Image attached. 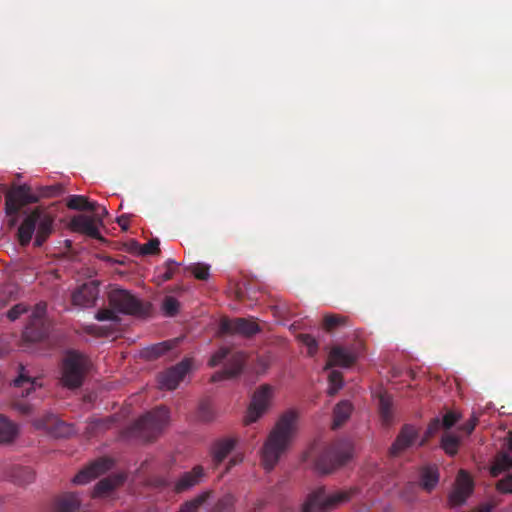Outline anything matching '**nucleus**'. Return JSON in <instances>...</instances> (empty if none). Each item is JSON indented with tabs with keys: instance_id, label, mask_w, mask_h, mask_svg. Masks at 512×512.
Instances as JSON below:
<instances>
[{
	"instance_id": "nucleus-3",
	"label": "nucleus",
	"mask_w": 512,
	"mask_h": 512,
	"mask_svg": "<svg viewBox=\"0 0 512 512\" xmlns=\"http://www.w3.org/2000/svg\"><path fill=\"white\" fill-rule=\"evenodd\" d=\"M32 201V192L29 187L18 186L12 188L5 197L6 212L8 215H16L20 212L27 214L18 230V238L21 245L29 244L32 239V213H28Z\"/></svg>"
},
{
	"instance_id": "nucleus-15",
	"label": "nucleus",
	"mask_w": 512,
	"mask_h": 512,
	"mask_svg": "<svg viewBox=\"0 0 512 512\" xmlns=\"http://www.w3.org/2000/svg\"><path fill=\"white\" fill-rule=\"evenodd\" d=\"M114 467V460L110 457L97 458L82 469L71 480H93L104 476Z\"/></svg>"
},
{
	"instance_id": "nucleus-21",
	"label": "nucleus",
	"mask_w": 512,
	"mask_h": 512,
	"mask_svg": "<svg viewBox=\"0 0 512 512\" xmlns=\"http://www.w3.org/2000/svg\"><path fill=\"white\" fill-rule=\"evenodd\" d=\"M357 360V355L354 351L336 346L333 347L329 353L328 362L325 366V370L332 368L333 366H340L348 368L352 366Z\"/></svg>"
},
{
	"instance_id": "nucleus-45",
	"label": "nucleus",
	"mask_w": 512,
	"mask_h": 512,
	"mask_svg": "<svg viewBox=\"0 0 512 512\" xmlns=\"http://www.w3.org/2000/svg\"><path fill=\"white\" fill-rule=\"evenodd\" d=\"M443 427L442 424H441V420L439 418H434L431 420V422L429 423L428 427H427V430H426V437L424 439L421 440V442L419 443L420 446H423L426 442V440L433 436L435 433L438 432V430Z\"/></svg>"
},
{
	"instance_id": "nucleus-29",
	"label": "nucleus",
	"mask_w": 512,
	"mask_h": 512,
	"mask_svg": "<svg viewBox=\"0 0 512 512\" xmlns=\"http://www.w3.org/2000/svg\"><path fill=\"white\" fill-rule=\"evenodd\" d=\"M461 444V439L451 432H444L441 436L440 447L449 456H455Z\"/></svg>"
},
{
	"instance_id": "nucleus-12",
	"label": "nucleus",
	"mask_w": 512,
	"mask_h": 512,
	"mask_svg": "<svg viewBox=\"0 0 512 512\" xmlns=\"http://www.w3.org/2000/svg\"><path fill=\"white\" fill-rule=\"evenodd\" d=\"M272 395L273 387L268 384L262 385L254 392L244 420L245 424L256 422L264 414L270 405Z\"/></svg>"
},
{
	"instance_id": "nucleus-52",
	"label": "nucleus",
	"mask_w": 512,
	"mask_h": 512,
	"mask_svg": "<svg viewBox=\"0 0 512 512\" xmlns=\"http://www.w3.org/2000/svg\"><path fill=\"white\" fill-rule=\"evenodd\" d=\"M93 213H94V217L97 220H99L100 222L102 221L103 217L108 215L107 209L104 206H100L98 203L96 206V212H93Z\"/></svg>"
},
{
	"instance_id": "nucleus-38",
	"label": "nucleus",
	"mask_w": 512,
	"mask_h": 512,
	"mask_svg": "<svg viewBox=\"0 0 512 512\" xmlns=\"http://www.w3.org/2000/svg\"><path fill=\"white\" fill-rule=\"evenodd\" d=\"M299 341L307 347V353L310 357H313L318 352V342L317 340L310 334H299Z\"/></svg>"
},
{
	"instance_id": "nucleus-48",
	"label": "nucleus",
	"mask_w": 512,
	"mask_h": 512,
	"mask_svg": "<svg viewBox=\"0 0 512 512\" xmlns=\"http://www.w3.org/2000/svg\"><path fill=\"white\" fill-rule=\"evenodd\" d=\"M170 349V344L168 342H163L152 346L148 353L151 357L157 358Z\"/></svg>"
},
{
	"instance_id": "nucleus-44",
	"label": "nucleus",
	"mask_w": 512,
	"mask_h": 512,
	"mask_svg": "<svg viewBox=\"0 0 512 512\" xmlns=\"http://www.w3.org/2000/svg\"><path fill=\"white\" fill-rule=\"evenodd\" d=\"M179 265L180 264L177 263L175 260L168 259L164 264L165 271L163 272V274L159 275L161 280L165 282V281L172 279V277Z\"/></svg>"
},
{
	"instance_id": "nucleus-51",
	"label": "nucleus",
	"mask_w": 512,
	"mask_h": 512,
	"mask_svg": "<svg viewBox=\"0 0 512 512\" xmlns=\"http://www.w3.org/2000/svg\"><path fill=\"white\" fill-rule=\"evenodd\" d=\"M499 494H512V482H495Z\"/></svg>"
},
{
	"instance_id": "nucleus-8",
	"label": "nucleus",
	"mask_w": 512,
	"mask_h": 512,
	"mask_svg": "<svg viewBox=\"0 0 512 512\" xmlns=\"http://www.w3.org/2000/svg\"><path fill=\"white\" fill-rule=\"evenodd\" d=\"M58 202L48 208L34 207V247L43 243L55 232Z\"/></svg>"
},
{
	"instance_id": "nucleus-53",
	"label": "nucleus",
	"mask_w": 512,
	"mask_h": 512,
	"mask_svg": "<svg viewBox=\"0 0 512 512\" xmlns=\"http://www.w3.org/2000/svg\"><path fill=\"white\" fill-rule=\"evenodd\" d=\"M117 223L122 228V230H128L129 228V215L123 214L117 218Z\"/></svg>"
},
{
	"instance_id": "nucleus-42",
	"label": "nucleus",
	"mask_w": 512,
	"mask_h": 512,
	"mask_svg": "<svg viewBox=\"0 0 512 512\" xmlns=\"http://www.w3.org/2000/svg\"><path fill=\"white\" fill-rule=\"evenodd\" d=\"M197 417L203 422H210L214 419V411L207 401H203L199 404Z\"/></svg>"
},
{
	"instance_id": "nucleus-59",
	"label": "nucleus",
	"mask_w": 512,
	"mask_h": 512,
	"mask_svg": "<svg viewBox=\"0 0 512 512\" xmlns=\"http://www.w3.org/2000/svg\"><path fill=\"white\" fill-rule=\"evenodd\" d=\"M65 243H66V245H67L68 247H70V246H71V241H70V240H66V241H65Z\"/></svg>"
},
{
	"instance_id": "nucleus-9",
	"label": "nucleus",
	"mask_w": 512,
	"mask_h": 512,
	"mask_svg": "<svg viewBox=\"0 0 512 512\" xmlns=\"http://www.w3.org/2000/svg\"><path fill=\"white\" fill-rule=\"evenodd\" d=\"M108 301L109 305L118 313L137 316L148 313V307L126 289L112 288L108 293Z\"/></svg>"
},
{
	"instance_id": "nucleus-37",
	"label": "nucleus",
	"mask_w": 512,
	"mask_h": 512,
	"mask_svg": "<svg viewBox=\"0 0 512 512\" xmlns=\"http://www.w3.org/2000/svg\"><path fill=\"white\" fill-rule=\"evenodd\" d=\"M179 301L173 296H166L162 302V310L167 317L175 316L179 311Z\"/></svg>"
},
{
	"instance_id": "nucleus-30",
	"label": "nucleus",
	"mask_w": 512,
	"mask_h": 512,
	"mask_svg": "<svg viewBox=\"0 0 512 512\" xmlns=\"http://www.w3.org/2000/svg\"><path fill=\"white\" fill-rule=\"evenodd\" d=\"M114 417H106L101 419H93L88 422L85 433L89 436H96L105 430L111 428L114 424Z\"/></svg>"
},
{
	"instance_id": "nucleus-39",
	"label": "nucleus",
	"mask_w": 512,
	"mask_h": 512,
	"mask_svg": "<svg viewBox=\"0 0 512 512\" xmlns=\"http://www.w3.org/2000/svg\"><path fill=\"white\" fill-rule=\"evenodd\" d=\"M209 266L206 264H191L186 268L198 280H207L209 278Z\"/></svg>"
},
{
	"instance_id": "nucleus-58",
	"label": "nucleus",
	"mask_w": 512,
	"mask_h": 512,
	"mask_svg": "<svg viewBox=\"0 0 512 512\" xmlns=\"http://www.w3.org/2000/svg\"><path fill=\"white\" fill-rule=\"evenodd\" d=\"M502 480H512V472L506 475Z\"/></svg>"
},
{
	"instance_id": "nucleus-34",
	"label": "nucleus",
	"mask_w": 512,
	"mask_h": 512,
	"mask_svg": "<svg viewBox=\"0 0 512 512\" xmlns=\"http://www.w3.org/2000/svg\"><path fill=\"white\" fill-rule=\"evenodd\" d=\"M119 482H97L93 490L94 498H105L112 494Z\"/></svg>"
},
{
	"instance_id": "nucleus-25",
	"label": "nucleus",
	"mask_w": 512,
	"mask_h": 512,
	"mask_svg": "<svg viewBox=\"0 0 512 512\" xmlns=\"http://www.w3.org/2000/svg\"><path fill=\"white\" fill-rule=\"evenodd\" d=\"M98 296V289L92 284H83L72 294L74 305L88 307L95 303Z\"/></svg>"
},
{
	"instance_id": "nucleus-1",
	"label": "nucleus",
	"mask_w": 512,
	"mask_h": 512,
	"mask_svg": "<svg viewBox=\"0 0 512 512\" xmlns=\"http://www.w3.org/2000/svg\"><path fill=\"white\" fill-rule=\"evenodd\" d=\"M299 414L287 410L280 415L262 448L261 461L265 470H272L290 448L298 431Z\"/></svg>"
},
{
	"instance_id": "nucleus-55",
	"label": "nucleus",
	"mask_w": 512,
	"mask_h": 512,
	"mask_svg": "<svg viewBox=\"0 0 512 512\" xmlns=\"http://www.w3.org/2000/svg\"><path fill=\"white\" fill-rule=\"evenodd\" d=\"M455 480H471V479L466 471L460 470L458 477Z\"/></svg>"
},
{
	"instance_id": "nucleus-20",
	"label": "nucleus",
	"mask_w": 512,
	"mask_h": 512,
	"mask_svg": "<svg viewBox=\"0 0 512 512\" xmlns=\"http://www.w3.org/2000/svg\"><path fill=\"white\" fill-rule=\"evenodd\" d=\"M81 505L82 500L77 493L65 492L53 499L51 512H80Z\"/></svg>"
},
{
	"instance_id": "nucleus-11",
	"label": "nucleus",
	"mask_w": 512,
	"mask_h": 512,
	"mask_svg": "<svg viewBox=\"0 0 512 512\" xmlns=\"http://www.w3.org/2000/svg\"><path fill=\"white\" fill-rule=\"evenodd\" d=\"M261 331L260 326L253 318H234L223 317L219 323V332L223 335H241L252 337Z\"/></svg>"
},
{
	"instance_id": "nucleus-19",
	"label": "nucleus",
	"mask_w": 512,
	"mask_h": 512,
	"mask_svg": "<svg viewBox=\"0 0 512 512\" xmlns=\"http://www.w3.org/2000/svg\"><path fill=\"white\" fill-rule=\"evenodd\" d=\"M7 317L11 321H16L22 317L27 320V324L22 333V342L27 347L32 342V330H31V321H32V311L28 304H16L13 306L7 313Z\"/></svg>"
},
{
	"instance_id": "nucleus-32",
	"label": "nucleus",
	"mask_w": 512,
	"mask_h": 512,
	"mask_svg": "<svg viewBox=\"0 0 512 512\" xmlns=\"http://www.w3.org/2000/svg\"><path fill=\"white\" fill-rule=\"evenodd\" d=\"M379 413L383 423L389 425L392 421V402L389 396H379Z\"/></svg>"
},
{
	"instance_id": "nucleus-13",
	"label": "nucleus",
	"mask_w": 512,
	"mask_h": 512,
	"mask_svg": "<svg viewBox=\"0 0 512 512\" xmlns=\"http://www.w3.org/2000/svg\"><path fill=\"white\" fill-rule=\"evenodd\" d=\"M235 442L233 439H221L214 443L211 450L212 455V467L211 470L213 472H218L216 474L217 478H221L224 476V473L228 471L232 466H234L238 461L236 459H231L228 464H225L223 470H221V466L223 461L227 458V456L234 449Z\"/></svg>"
},
{
	"instance_id": "nucleus-35",
	"label": "nucleus",
	"mask_w": 512,
	"mask_h": 512,
	"mask_svg": "<svg viewBox=\"0 0 512 512\" xmlns=\"http://www.w3.org/2000/svg\"><path fill=\"white\" fill-rule=\"evenodd\" d=\"M328 394L334 396L343 386V375L337 370H332L328 376Z\"/></svg>"
},
{
	"instance_id": "nucleus-60",
	"label": "nucleus",
	"mask_w": 512,
	"mask_h": 512,
	"mask_svg": "<svg viewBox=\"0 0 512 512\" xmlns=\"http://www.w3.org/2000/svg\"><path fill=\"white\" fill-rule=\"evenodd\" d=\"M33 383H34V386L37 384V381H36L35 377H34Z\"/></svg>"
},
{
	"instance_id": "nucleus-23",
	"label": "nucleus",
	"mask_w": 512,
	"mask_h": 512,
	"mask_svg": "<svg viewBox=\"0 0 512 512\" xmlns=\"http://www.w3.org/2000/svg\"><path fill=\"white\" fill-rule=\"evenodd\" d=\"M69 227L72 231L85 234L94 239H100V232L91 217L80 214L72 217Z\"/></svg>"
},
{
	"instance_id": "nucleus-7",
	"label": "nucleus",
	"mask_w": 512,
	"mask_h": 512,
	"mask_svg": "<svg viewBox=\"0 0 512 512\" xmlns=\"http://www.w3.org/2000/svg\"><path fill=\"white\" fill-rule=\"evenodd\" d=\"M354 492L350 489L326 495L324 489L319 488L307 495L300 512H329L348 501Z\"/></svg>"
},
{
	"instance_id": "nucleus-47",
	"label": "nucleus",
	"mask_w": 512,
	"mask_h": 512,
	"mask_svg": "<svg viewBox=\"0 0 512 512\" xmlns=\"http://www.w3.org/2000/svg\"><path fill=\"white\" fill-rule=\"evenodd\" d=\"M478 421V416L475 413H473L471 417L463 425L459 427V430L464 432L466 435H470L474 431L476 425L478 424Z\"/></svg>"
},
{
	"instance_id": "nucleus-14",
	"label": "nucleus",
	"mask_w": 512,
	"mask_h": 512,
	"mask_svg": "<svg viewBox=\"0 0 512 512\" xmlns=\"http://www.w3.org/2000/svg\"><path fill=\"white\" fill-rule=\"evenodd\" d=\"M512 469V435L505 438L501 449L496 453L489 468L491 477H499Z\"/></svg>"
},
{
	"instance_id": "nucleus-50",
	"label": "nucleus",
	"mask_w": 512,
	"mask_h": 512,
	"mask_svg": "<svg viewBox=\"0 0 512 512\" xmlns=\"http://www.w3.org/2000/svg\"><path fill=\"white\" fill-rule=\"evenodd\" d=\"M439 472L436 466H427L423 469L420 480H438Z\"/></svg>"
},
{
	"instance_id": "nucleus-4",
	"label": "nucleus",
	"mask_w": 512,
	"mask_h": 512,
	"mask_svg": "<svg viewBox=\"0 0 512 512\" xmlns=\"http://www.w3.org/2000/svg\"><path fill=\"white\" fill-rule=\"evenodd\" d=\"M353 455V445L350 440H337L326 447L314 460V469L320 475H328L335 469L348 462Z\"/></svg>"
},
{
	"instance_id": "nucleus-46",
	"label": "nucleus",
	"mask_w": 512,
	"mask_h": 512,
	"mask_svg": "<svg viewBox=\"0 0 512 512\" xmlns=\"http://www.w3.org/2000/svg\"><path fill=\"white\" fill-rule=\"evenodd\" d=\"M459 419H460V415L458 413H456L454 411H449L443 416V419L441 420V424H442L443 428L448 430L451 427H453L459 421Z\"/></svg>"
},
{
	"instance_id": "nucleus-24",
	"label": "nucleus",
	"mask_w": 512,
	"mask_h": 512,
	"mask_svg": "<svg viewBox=\"0 0 512 512\" xmlns=\"http://www.w3.org/2000/svg\"><path fill=\"white\" fill-rule=\"evenodd\" d=\"M474 491V482H454L449 493L448 502L451 507L463 505Z\"/></svg>"
},
{
	"instance_id": "nucleus-36",
	"label": "nucleus",
	"mask_w": 512,
	"mask_h": 512,
	"mask_svg": "<svg viewBox=\"0 0 512 512\" xmlns=\"http://www.w3.org/2000/svg\"><path fill=\"white\" fill-rule=\"evenodd\" d=\"M346 322L347 317L345 316L328 314L324 316L323 326L327 331H332L339 326L345 325Z\"/></svg>"
},
{
	"instance_id": "nucleus-49",
	"label": "nucleus",
	"mask_w": 512,
	"mask_h": 512,
	"mask_svg": "<svg viewBox=\"0 0 512 512\" xmlns=\"http://www.w3.org/2000/svg\"><path fill=\"white\" fill-rule=\"evenodd\" d=\"M116 310L112 308L111 309H102L99 310L96 314V319L99 321H115L118 319L116 313Z\"/></svg>"
},
{
	"instance_id": "nucleus-17",
	"label": "nucleus",
	"mask_w": 512,
	"mask_h": 512,
	"mask_svg": "<svg viewBox=\"0 0 512 512\" xmlns=\"http://www.w3.org/2000/svg\"><path fill=\"white\" fill-rule=\"evenodd\" d=\"M191 368V361L184 359L175 366L169 368L165 372L159 375L158 381L161 388L168 390L175 389L180 381L186 376Z\"/></svg>"
},
{
	"instance_id": "nucleus-40",
	"label": "nucleus",
	"mask_w": 512,
	"mask_h": 512,
	"mask_svg": "<svg viewBox=\"0 0 512 512\" xmlns=\"http://www.w3.org/2000/svg\"><path fill=\"white\" fill-rule=\"evenodd\" d=\"M139 247V253L141 255H155L160 253V241L157 238H152L149 240L146 244L139 245L138 243H135Z\"/></svg>"
},
{
	"instance_id": "nucleus-18",
	"label": "nucleus",
	"mask_w": 512,
	"mask_h": 512,
	"mask_svg": "<svg viewBox=\"0 0 512 512\" xmlns=\"http://www.w3.org/2000/svg\"><path fill=\"white\" fill-rule=\"evenodd\" d=\"M34 429H43L55 437H66L72 431L69 425L60 421L54 414H47L42 418L34 419Z\"/></svg>"
},
{
	"instance_id": "nucleus-28",
	"label": "nucleus",
	"mask_w": 512,
	"mask_h": 512,
	"mask_svg": "<svg viewBox=\"0 0 512 512\" xmlns=\"http://www.w3.org/2000/svg\"><path fill=\"white\" fill-rule=\"evenodd\" d=\"M66 205L72 210L96 212L97 203L89 201L83 195H71L68 197Z\"/></svg>"
},
{
	"instance_id": "nucleus-27",
	"label": "nucleus",
	"mask_w": 512,
	"mask_h": 512,
	"mask_svg": "<svg viewBox=\"0 0 512 512\" xmlns=\"http://www.w3.org/2000/svg\"><path fill=\"white\" fill-rule=\"evenodd\" d=\"M352 412V405L348 401L339 402L333 411L332 429H338L348 420Z\"/></svg>"
},
{
	"instance_id": "nucleus-56",
	"label": "nucleus",
	"mask_w": 512,
	"mask_h": 512,
	"mask_svg": "<svg viewBox=\"0 0 512 512\" xmlns=\"http://www.w3.org/2000/svg\"><path fill=\"white\" fill-rule=\"evenodd\" d=\"M178 485H177V490L178 491H182L184 490L186 487L189 486V484H191L192 482H177Z\"/></svg>"
},
{
	"instance_id": "nucleus-22",
	"label": "nucleus",
	"mask_w": 512,
	"mask_h": 512,
	"mask_svg": "<svg viewBox=\"0 0 512 512\" xmlns=\"http://www.w3.org/2000/svg\"><path fill=\"white\" fill-rule=\"evenodd\" d=\"M418 431L411 425H404L391 446L390 453L397 456L407 448L411 447L418 438Z\"/></svg>"
},
{
	"instance_id": "nucleus-26",
	"label": "nucleus",
	"mask_w": 512,
	"mask_h": 512,
	"mask_svg": "<svg viewBox=\"0 0 512 512\" xmlns=\"http://www.w3.org/2000/svg\"><path fill=\"white\" fill-rule=\"evenodd\" d=\"M64 193V187L62 184H53L45 186H34V204L41 199H50L59 197Z\"/></svg>"
},
{
	"instance_id": "nucleus-16",
	"label": "nucleus",
	"mask_w": 512,
	"mask_h": 512,
	"mask_svg": "<svg viewBox=\"0 0 512 512\" xmlns=\"http://www.w3.org/2000/svg\"><path fill=\"white\" fill-rule=\"evenodd\" d=\"M46 303H38L34 305V354L38 351L36 342L46 341L48 345H54L55 341L51 338V324L42 319L45 312Z\"/></svg>"
},
{
	"instance_id": "nucleus-6",
	"label": "nucleus",
	"mask_w": 512,
	"mask_h": 512,
	"mask_svg": "<svg viewBox=\"0 0 512 512\" xmlns=\"http://www.w3.org/2000/svg\"><path fill=\"white\" fill-rule=\"evenodd\" d=\"M90 366L89 359L77 351L67 352L62 365V383L70 389L82 385L86 372Z\"/></svg>"
},
{
	"instance_id": "nucleus-54",
	"label": "nucleus",
	"mask_w": 512,
	"mask_h": 512,
	"mask_svg": "<svg viewBox=\"0 0 512 512\" xmlns=\"http://www.w3.org/2000/svg\"><path fill=\"white\" fill-rule=\"evenodd\" d=\"M420 483L422 484V488L427 492H431L437 484V482H420Z\"/></svg>"
},
{
	"instance_id": "nucleus-33",
	"label": "nucleus",
	"mask_w": 512,
	"mask_h": 512,
	"mask_svg": "<svg viewBox=\"0 0 512 512\" xmlns=\"http://www.w3.org/2000/svg\"><path fill=\"white\" fill-rule=\"evenodd\" d=\"M211 491H204L192 500L186 501L181 505L178 512H196L210 497Z\"/></svg>"
},
{
	"instance_id": "nucleus-10",
	"label": "nucleus",
	"mask_w": 512,
	"mask_h": 512,
	"mask_svg": "<svg viewBox=\"0 0 512 512\" xmlns=\"http://www.w3.org/2000/svg\"><path fill=\"white\" fill-rule=\"evenodd\" d=\"M19 368V375L13 382L12 405L21 414H27L31 409L30 392L32 390V379L24 366L20 365Z\"/></svg>"
},
{
	"instance_id": "nucleus-2",
	"label": "nucleus",
	"mask_w": 512,
	"mask_h": 512,
	"mask_svg": "<svg viewBox=\"0 0 512 512\" xmlns=\"http://www.w3.org/2000/svg\"><path fill=\"white\" fill-rule=\"evenodd\" d=\"M169 420V410L164 406L157 407L127 427L124 437L137 438L142 441L154 440L168 426Z\"/></svg>"
},
{
	"instance_id": "nucleus-43",
	"label": "nucleus",
	"mask_w": 512,
	"mask_h": 512,
	"mask_svg": "<svg viewBox=\"0 0 512 512\" xmlns=\"http://www.w3.org/2000/svg\"><path fill=\"white\" fill-rule=\"evenodd\" d=\"M202 477H211V474L209 472H205L202 466L197 465L191 471L185 472L178 480H198Z\"/></svg>"
},
{
	"instance_id": "nucleus-41",
	"label": "nucleus",
	"mask_w": 512,
	"mask_h": 512,
	"mask_svg": "<svg viewBox=\"0 0 512 512\" xmlns=\"http://www.w3.org/2000/svg\"><path fill=\"white\" fill-rule=\"evenodd\" d=\"M235 499L231 494H227L218 500L214 512H233Z\"/></svg>"
},
{
	"instance_id": "nucleus-5",
	"label": "nucleus",
	"mask_w": 512,
	"mask_h": 512,
	"mask_svg": "<svg viewBox=\"0 0 512 512\" xmlns=\"http://www.w3.org/2000/svg\"><path fill=\"white\" fill-rule=\"evenodd\" d=\"M227 359L225 368L221 371L215 372L212 377V382H218L236 377L242 372L245 365L246 355L241 351L231 352L227 347H221L210 358L209 365L215 367Z\"/></svg>"
},
{
	"instance_id": "nucleus-57",
	"label": "nucleus",
	"mask_w": 512,
	"mask_h": 512,
	"mask_svg": "<svg viewBox=\"0 0 512 512\" xmlns=\"http://www.w3.org/2000/svg\"><path fill=\"white\" fill-rule=\"evenodd\" d=\"M125 478L126 477H124V476H119L115 480H125ZM102 480L108 481V480H111V479L110 478H103Z\"/></svg>"
},
{
	"instance_id": "nucleus-31",
	"label": "nucleus",
	"mask_w": 512,
	"mask_h": 512,
	"mask_svg": "<svg viewBox=\"0 0 512 512\" xmlns=\"http://www.w3.org/2000/svg\"><path fill=\"white\" fill-rule=\"evenodd\" d=\"M17 427L7 418L0 415V443L11 442L17 435Z\"/></svg>"
}]
</instances>
